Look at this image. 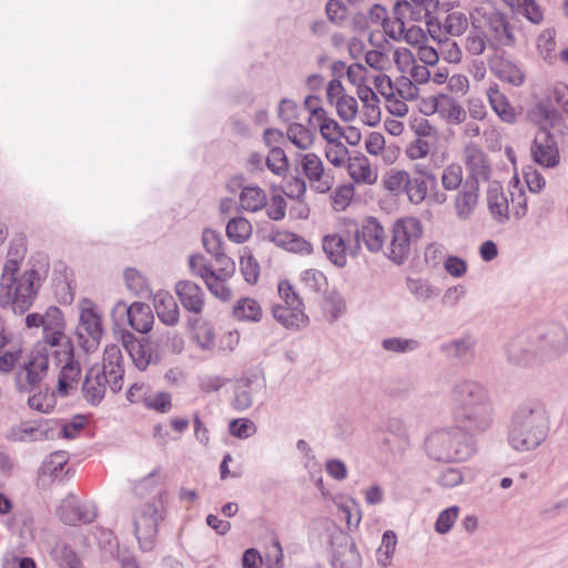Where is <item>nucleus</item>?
I'll list each match as a JSON object with an SVG mask.
<instances>
[{
	"instance_id": "nucleus-35",
	"label": "nucleus",
	"mask_w": 568,
	"mask_h": 568,
	"mask_svg": "<svg viewBox=\"0 0 568 568\" xmlns=\"http://www.w3.org/2000/svg\"><path fill=\"white\" fill-rule=\"evenodd\" d=\"M435 111L443 120L450 124H460L465 122L467 116L465 109L456 100L446 94L436 99Z\"/></svg>"
},
{
	"instance_id": "nucleus-31",
	"label": "nucleus",
	"mask_w": 568,
	"mask_h": 568,
	"mask_svg": "<svg viewBox=\"0 0 568 568\" xmlns=\"http://www.w3.org/2000/svg\"><path fill=\"white\" fill-rule=\"evenodd\" d=\"M153 304L162 323L173 326L179 322L180 311L174 297L169 292L159 291L155 293Z\"/></svg>"
},
{
	"instance_id": "nucleus-30",
	"label": "nucleus",
	"mask_w": 568,
	"mask_h": 568,
	"mask_svg": "<svg viewBox=\"0 0 568 568\" xmlns=\"http://www.w3.org/2000/svg\"><path fill=\"white\" fill-rule=\"evenodd\" d=\"M347 172L351 179L357 184L372 185L377 181V171L371 165L369 160L362 154L352 156L348 160Z\"/></svg>"
},
{
	"instance_id": "nucleus-53",
	"label": "nucleus",
	"mask_w": 568,
	"mask_h": 568,
	"mask_svg": "<svg viewBox=\"0 0 568 568\" xmlns=\"http://www.w3.org/2000/svg\"><path fill=\"white\" fill-rule=\"evenodd\" d=\"M556 29H544L537 37V49L544 59H551L556 50Z\"/></svg>"
},
{
	"instance_id": "nucleus-44",
	"label": "nucleus",
	"mask_w": 568,
	"mask_h": 568,
	"mask_svg": "<svg viewBox=\"0 0 568 568\" xmlns=\"http://www.w3.org/2000/svg\"><path fill=\"white\" fill-rule=\"evenodd\" d=\"M488 45L489 43L486 32L476 27H473L464 41L465 51L475 57L481 55Z\"/></svg>"
},
{
	"instance_id": "nucleus-23",
	"label": "nucleus",
	"mask_w": 568,
	"mask_h": 568,
	"mask_svg": "<svg viewBox=\"0 0 568 568\" xmlns=\"http://www.w3.org/2000/svg\"><path fill=\"white\" fill-rule=\"evenodd\" d=\"M202 243L205 251L215 260L219 266H222V271L226 275L234 274L235 264L224 252V241L221 233L211 229L204 230L202 234Z\"/></svg>"
},
{
	"instance_id": "nucleus-12",
	"label": "nucleus",
	"mask_w": 568,
	"mask_h": 568,
	"mask_svg": "<svg viewBox=\"0 0 568 568\" xmlns=\"http://www.w3.org/2000/svg\"><path fill=\"white\" fill-rule=\"evenodd\" d=\"M484 31L493 49L513 48L517 43V28L507 13L493 10L484 16Z\"/></svg>"
},
{
	"instance_id": "nucleus-14",
	"label": "nucleus",
	"mask_w": 568,
	"mask_h": 568,
	"mask_svg": "<svg viewBox=\"0 0 568 568\" xmlns=\"http://www.w3.org/2000/svg\"><path fill=\"white\" fill-rule=\"evenodd\" d=\"M462 161L467 171L465 183H476L479 186L481 182L490 180L493 174L491 161L477 144L470 142L463 148Z\"/></svg>"
},
{
	"instance_id": "nucleus-24",
	"label": "nucleus",
	"mask_w": 568,
	"mask_h": 568,
	"mask_svg": "<svg viewBox=\"0 0 568 568\" xmlns=\"http://www.w3.org/2000/svg\"><path fill=\"white\" fill-rule=\"evenodd\" d=\"M479 202V186L476 183H464L454 197V211L457 220L468 221L474 215Z\"/></svg>"
},
{
	"instance_id": "nucleus-7",
	"label": "nucleus",
	"mask_w": 568,
	"mask_h": 568,
	"mask_svg": "<svg viewBox=\"0 0 568 568\" xmlns=\"http://www.w3.org/2000/svg\"><path fill=\"white\" fill-rule=\"evenodd\" d=\"M423 224L415 216L397 219L389 232V243L384 255L396 265H403L410 256L413 244L423 236Z\"/></svg>"
},
{
	"instance_id": "nucleus-22",
	"label": "nucleus",
	"mask_w": 568,
	"mask_h": 568,
	"mask_svg": "<svg viewBox=\"0 0 568 568\" xmlns=\"http://www.w3.org/2000/svg\"><path fill=\"white\" fill-rule=\"evenodd\" d=\"M24 343L11 332L0 331V373H11L22 358Z\"/></svg>"
},
{
	"instance_id": "nucleus-10",
	"label": "nucleus",
	"mask_w": 568,
	"mask_h": 568,
	"mask_svg": "<svg viewBox=\"0 0 568 568\" xmlns=\"http://www.w3.org/2000/svg\"><path fill=\"white\" fill-rule=\"evenodd\" d=\"M455 426L468 437L487 432L494 422L491 400L478 403L463 408H452Z\"/></svg>"
},
{
	"instance_id": "nucleus-37",
	"label": "nucleus",
	"mask_w": 568,
	"mask_h": 568,
	"mask_svg": "<svg viewBox=\"0 0 568 568\" xmlns=\"http://www.w3.org/2000/svg\"><path fill=\"white\" fill-rule=\"evenodd\" d=\"M514 12L523 16L532 24L539 26L545 21V10L536 0H504Z\"/></svg>"
},
{
	"instance_id": "nucleus-18",
	"label": "nucleus",
	"mask_w": 568,
	"mask_h": 568,
	"mask_svg": "<svg viewBox=\"0 0 568 568\" xmlns=\"http://www.w3.org/2000/svg\"><path fill=\"white\" fill-rule=\"evenodd\" d=\"M534 162L542 168L554 169L560 163V154L554 135L546 129L540 128L530 146Z\"/></svg>"
},
{
	"instance_id": "nucleus-2",
	"label": "nucleus",
	"mask_w": 568,
	"mask_h": 568,
	"mask_svg": "<svg viewBox=\"0 0 568 568\" xmlns=\"http://www.w3.org/2000/svg\"><path fill=\"white\" fill-rule=\"evenodd\" d=\"M64 328L65 322L61 310L55 306L49 307L42 315L43 344L34 346L16 373V387L19 392H32L44 379L49 369V346H58L61 343L64 338Z\"/></svg>"
},
{
	"instance_id": "nucleus-36",
	"label": "nucleus",
	"mask_w": 568,
	"mask_h": 568,
	"mask_svg": "<svg viewBox=\"0 0 568 568\" xmlns=\"http://www.w3.org/2000/svg\"><path fill=\"white\" fill-rule=\"evenodd\" d=\"M487 98L493 111L505 123L513 124L516 122L517 112L510 104L504 93L497 87H489L487 90Z\"/></svg>"
},
{
	"instance_id": "nucleus-58",
	"label": "nucleus",
	"mask_w": 568,
	"mask_h": 568,
	"mask_svg": "<svg viewBox=\"0 0 568 568\" xmlns=\"http://www.w3.org/2000/svg\"><path fill=\"white\" fill-rule=\"evenodd\" d=\"M465 480V475L462 468L447 467L438 474L436 483L444 489H452L462 485Z\"/></svg>"
},
{
	"instance_id": "nucleus-59",
	"label": "nucleus",
	"mask_w": 568,
	"mask_h": 568,
	"mask_svg": "<svg viewBox=\"0 0 568 568\" xmlns=\"http://www.w3.org/2000/svg\"><path fill=\"white\" fill-rule=\"evenodd\" d=\"M383 184L390 192H403L409 185V174L406 171L390 170L385 174Z\"/></svg>"
},
{
	"instance_id": "nucleus-16",
	"label": "nucleus",
	"mask_w": 568,
	"mask_h": 568,
	"mask_svg": "<svg viewBox=\"0 0 568 568\" xmlns=\"http://www.w3.org/2000/svg\"><path fill=\"white\" fill-rule=\"evenodd\" d=\"M121 342L139 371H145L160 362V355L149 338H138L124 331L121 334Z\"/></svg>"
},
{
	"instance_id": "nucleus-33",
	"label": "nucleus",
	"mask_w": 568,
	"mask_h": 568,
	"mask_svg": "<svg viewBox=\"0 0 568 568\" xmlns=\"http://www.w3.org/2000/svg\"><path fill=\"white\" fill-rule=\"evenodd\" d=\"M363 104V122L375 126L381 122V108L377 94L369 87H361L356 91Z\"/></svg>"
},
{
	"instance_id": "nucleus-28",
	"label": "nucleus",
	"mask_w": 568,
	"mask_h": 568,
	"mask_svg": "<svg viewBox=\"0 0 568 568\" xmlns=\"http://www.w3.org/2000/svg\"><path fill=\"white\" fill-rule=\"evenodd\" d=\"M175 293L182 306L189 312L199 314L204 307L203 290L191 281H179L175 284Z\"/></svg>"
},
{
	"instance_id": "nucleus-15",
	"label": "nucleus",
	"mask_w": 568,
	"mask_h": 568,
	"mask_svg": "<svg viewBox=\"0 0 568 568\" xmlns=\"http://www.w3.org/2000/svg\"><path fill=\"white\" fill-rule=\"evenodd\" d=\"M354 226L356 252L359 251L362 244L371 253L384 252L387 234L376 217L367 216L359 224H354Z\"/></svg>"
},
{
	"instance_id": "nucleus-27",
	"label": "nucleus",
	"mask_w": 568,
	"mask_h": 568,
	"mask_svg": "<svg viewBox=\"0 0 568 568\" xmlns=\"http://www.w3.org/2000/svg\"><path fill=\"white\" fill-rule=\"evenodd\" d=\"M49 430L44 422H22L9 429L7 438L12 442H38L45 439L49 435Z\"/></svg>"
},
{
	"instance_id": "nucleus-60",
	"label": "nucleus",
	"mask_w": 568,
	"mask_h": 568,
	"mask_svg": "<svg viewBox=\"0 0 568 568\" xmlns=\"http://www.w3.org/2000/svg\"><path fill=\"white\" fill-rule=\"evenodd\" d=\"M334 105L336 108L338 116L344 122L354 121L358 113V104L356 99L348 94L339 98V100H336V103Z\"/></svg>"
},
{
	"instance_id": "nucleus-57",
	"label": "nucleus",
	"mask_w": 568,
	"mask_h": 568,
	"mask_svg": "<svg viewBox=\"0 0 568 568\" xmlns=\"http://www.w3.org/2000/svg\"><path fill=\"white\" fill-rule=\"evenodd\" d=\"M301 282L306 288L315 293L324 291L327 286V278L324 273L315 268L303 271Z\"/></svg>"
},
{
	"instance_id": "nucleus-50",
	"label": "nucleus",
	"mask_w": 568,
	"mask_h": 568,
	"mask_svg": "<svg viewBox=\"0 0 568 568\" xmlns=\"http://www.w3.org/2000/svg\"><path fill=\"white\" fill-rule=\"evenodd\" d=\"M123 276L128 290L133 294L144 295L150 292L148 280L135 268H126Z\"/></svg>"
},
{
	"instance_id": "nucleus-61",
	"label": "nucleus",
	"mask_w": 568,
	"mask_h": 568,
	"mask_svg": "<svg viewBox=\"0 0 568 568\" xmlns=\"http://www.w3.org/2000/svg\"><path fill=\"white\" fill-rule=\"evenodd\" d=\"M338 515L344 519L348 527H357L361 523V510L357 503L354 499H348L337 505Z\"/></svg>"
},
{
	"instance_id": "nucleus-51",
	"label": "nucleus",
	"mask_w": 568,
	"mask_h": 568,
	"mask_svg": "<svg viewBox=\"0 0 568 568\" xmlns=\"http://www.w3.org/2000/svg\"><path fill=\"white\" fill-rule=\"evenodd\" d=\"M69 456L67 452L58 450L50 454L43 462V475L52 478H58L64 466L67 465Z\"/></svg>"
},
{
	"instance_id": "nucleus-38",
	"label": "nucleus",
	"mask_w": 568,
	"mask_h": 568,
	"mask_svg": "<svg viewBox=\"0 0 568 568\" xmlns=\"http://www.w3.org/2000/svg\"><path fill=\"white\" fill-rule=\"evenodd\" d=\"M233 274H225L222 271V266H219L216 271H212L203 281L205 282L209 291L221 301H229L232 297V292L226 284V281L232 277Z\"/></svg>"
},
{
	"instance_id": "nucleus-34",
	"label": "nucleus",
	"mask_w": 568,
	"mask_h": 568,
	"mask_svg": "<svg viewBox=\"0 0 568 568\" xmlns=\"http://www.w3.org/2000/svg\"><path fill=\"white\" fill-rule=\"evenodd\" d=\"M476 338L470 334L462 335L443 344L442 351L449 358L468 359L474 356Z\"/></svg>"
},
{
	"instance_id": "nucleus-21",
	"label": "nucleus",
	"mask_w": 568,
	"mask_h": 568,
	"mask_svg": "<svg viewBox=\"0 0 568 568\" xmlns=\"http://www.w3.org/2000/svg\"><path fill=\"white\" fill-rule=\"evenodd\" d=\"M334 568H362V556L348 535L339 534L333 540Z\"/></svg>"
},
{
	"instance_id": "nucleus-25",
	"label": "nucleus",
	"mask_w": 568,
	"mask_h": 568,
	"mask_svg": "<svg viewBox=\"0 0 568 568\" xmlns=\"http://www.w3.org/2000/svg\"><path fill=\"white\" fill-rule=\"evenodd\" d=\"M437 0H417L413 3L396 1L394 6V13L399 19L427 22L432 13L437 9Z\"/></svg>"
},
{
	"instance_id": "nucleus-29",
	"label": "nucleus",
	"mask_w": 568,
	"mask_h": 568,
	"mask_svg": "<svg viewBox=\"0 0 568 568\" xmlns=\"http://www.w3.org/2000/svg\"><path fill=\"white\" fill-rule=\"evenodd\" d=\"M323 251L327 258L336 266L344 267L347 263V254H357L355 246H347L339 234H328L323 237Z\"/></svg>"
},
{
	"instance_id": "nucleus-46",
	"label": "nucleus",
	"mask_w": 568,
	"mask_h": 568,
	"mask_svg": "<svg viewBox=\"0 0 568 568\" xmlns=\"http://www.w3.org/2000/svg\"><path fill=\"white\" fill-rule=\"evenodd\" d=\"M464 172L458 163H450L443 169L440 183L446 191H459L463 187Z\"/></svg>"
},
{
	"instance_id": "nucleus-56",
	"label": "nucleus",
	"mask_w": 568,
	"mask_h": 568,
	"mask_svg": "<svg viewBox=\"0 0 568 568\" xmlns=\"http://www.w3.org/2000/svg\"><path fill=\"white\" fill-rule=\"evenodd\" d=\"M443 28L449 36L459 37L467 30L468 19L463 12H450L447 14Z\"/></svg>"
},
{
	"instance_id": "nucleus-55",
	"label": "nucleus",
	"mask_w": 568,
	"mask_h": 568,
	"mask_svg": "<svg viewBox=\"0 0 568 568\" xmlns=\"http://www.w3.org/2000/svg\"><path fill=\"white\" fill-rule=\"evenodd\" d=\"M265 162L268 170L278 176L284 175L288 170L287 156L284 150L278 146L271 149Z\"/></svg>"
},
{
	"instance_id": "nucleus-1",
	"label": "nucleus",
	"mask_w": 568,
	"mask_h": 568,
	"mask_svg": "<svg viewBox=\"0 0 568 568\" xmlns=\"http://www.w3.org/2000/svg\"><path fill=\"white\" fill-rule=\"evenodd\" d=\"M568 349V332L559 323L528 327L504 345V354L510 366L532 368L551 363Z\"/></svg>"
},
{
	"instance_id": "nucleus-6",
	"label": "nucleus",
	"mask_w": 568,
	"mask_h": 568,
	"mask_svg": "<svg viewBox=\"0 0 568 568\" xmlns=\"http://www.w3.org/2000/svg\"><path fill=\"white\" fill-rule=\"evenodd\" d=\"M427 456L436 462L463 463L476 453L475 442L456 426L437 428L424 442Z\"/></svg>"
},
{
	"instance_id": "nucleus-8",
	"label": "nucleus",
	"mask_w": 568,
	"mask_h": 568,
	"mask_svg": "<svg viewBox=\"0 0 568 568\" xmlns=\"http://www.w3.org/2000/svg\"><path fill=\"white\" fill-rule=\"evenodd\" d=\"M281 302L272 306L274 320L290 331L305 328L310 318L305 313L304 303L288 281L278 283Z\"/></svg>"
},
{
	"instance_id": "nucleus-40",
	"label": "nucleus",
	"mask_w": 568,
	"mask_h": 568,
	"mask_svg": "<svg viewBox=\"0 0 568 568\" xmlns=\"http://www.w3.org/2000/svg\"><path fill=\"white\" fill-rule=\"evenodd\" d=\"M233 316L237 321L243 322H260L263 316V311L257 301L243 297L240 298L233 307Z\"/></svg>"
},
{
	"instance_id": "nucleus-41",
	"label": "nucleus",
	"mask_w": 568,
	"mask_h": 568,
	"mask_svg": "<svg viewBox=\"0 0 568 568\" xmlns=\"http://www.w3.org/2000/svg\"><path fill=\"white\" fill-rule=\"evenodd\" d=\"M366 64L375 71H387L392 68L393 60L390 55V44L379 45L365 53Z\"/></svg>"
},
{
	"instance_id": "nucleus-48",
	"label": "nucleus",
	"mask_w": 568,
	"mask_h": 568,
	"mask_svg": "<svg viewBox=\"0 0 568 568\" xmlns=\"http://www.w3.org/2000/svg\"><path fill=\"white\" fill-rule=\"evenodd\" d=\"M324 154L326 160L335 168L347 165L351 159L349 151L343 141L326 143Z\"/></svg>"
},
{
	"instance_id": "nucleus-54",
	"label": "nucleus",
	"mask_w": 568,
	"mask_h": 568,
	"mask_svg": "<svg viewBox=\"0 0 568 568\" xmlns=\"http://www.w3.org/2000/svg\"><path fill=\"white\" fill-rule=\"evenodd\" d=\"M459 510L458 506H450L442 510L434 525L435 531L439 535L448 534L458 518Z\"/></svg>"
},
{
	"instance_id": "nucleus-26",
	"label": "nucleus",
	"mask_w": 568,
	"mask_h": 568,
	"mask_svg": "<svg viewBox=\"0 0 568 568\" xmlns=\"http://www.w3.org/2000/svg\"><path fill=\"white\" fill-rule=\"evenodd\" d=\"M486 202L491 217L500 224L509 221V201L498 182H493L487 189Z\"/></svg>"
},
{
	"instance_id": "nucleus-19",
	"label": "nucleus",
	"mask_w": 568,
	"mask_h": 568,
	"mask_svg": "<svg viewBox=\"0 0 568 568\" xmlns=\"http://www.w3.org/2000/svg\"><path fill=\"white\" fill-rule=\"evenodd\" d=\"M118 314H125L128 324L136 332L145 334L152 329L154 316L149 304L134 302L126 305L123 301H118L111 312L114 317Z\"/></svg>"
},
{
	"instance_id": "nucleus-45",
	"label": "nucleus",
	"mask_w": 568,
	"mask_h": 568,
	"mask_svg": "<svg viewBox=\"0 0 568 568\" xmlns=\"http://www.w3.org/2000/svg\"><path fill=\"white\" fill-rule=\"evenodd\" d=\"M81 374L79 363L70 359L61 369L58 381V392L62 396H65L69 388L77 384Z\"/></svg>"
},
{
	"instance_id": "nucleus-3",
	"label": "nucleus",
	"mask_w": 568,
	"mask_h": 568,
	"mask_svg": "<svg viewBox=\"0 0 568 568\" xmlns=\"http://www.w3.org/2000/svg\"><path fill=\"white\" fill-rule=\"evenodd\" d=\"M550 425L546 404L536 398L527 399L511 413L507 443L517 453L534 452L548 439Z\"/></svg>"
},
{
	"instance_id": "nucleus-42",
	"label": "nucleus",
	"mask_w": 568,
	"mask_h": 568,
	"mask_svg": "<svg viewBox=\"0 0 568 568\" xmlns=\"http://www.w3.org/2000/svg\"><path fill=\"white\" fill-rule=\"evenodd\" d=\"M397 545V536L393 530H386L382 536V541L376 550V564L381 568H387L392 565L393 556Z\"/></svg>"
},
{
	"instance_id": "nucleus-39",
	"label": "nucleus",
	"mask_w": 568,
	"mask_h": 568,
	"mask_svg": "<svg viewBox=\"0 0 568 568\" xmlns=\"http://www.w3.org/2000/svg\"><path fill=\"white\" fill-rule=\"evenodd\" d=\"M225 233L230 241L243 244L252 236L253 226L246 217L235 216L227 222Z\"/></svg>"
},
{
	"instance_id": "nucleus-20",
	"label": "nucleus",
	"mask_w": 568,
	"mask_h": 568,
	"mask_svg": "<svg viewBox=\"0 0 568 568\" xmlns=\"http://www.w3.org/2000/svg\"><path fill=\"white\" fill-rule=\"evenodd\" d=\"M450 400L452 408H463L490 400V396L480 383L473 379H462L454 384Z\"/></svg>"
},
{
	"instance_id": "nucleus-13",
	"label": "nucleus",
	"mask_w": 568,
	"mask_h": 568,
	"mask_svg": "<svg viewBox=\"0 0 568 568\" xmlns=\"http://www.w3.org/2000/svg\"><path fill=\"white\" fill-rule=\"evenodd\" d=\"M231 193H237V212L258 213L267 206V192L256 184H246L243 175H234L226 182Z\"/></svg>"
},
{
	"instance_id": "nucleus-43",
	"label": "nucleus",
	"mask_w": 568,
	"mask_h": 568,
	"mask_svg": "<svg viewBox=\"0 0 568 568\" xmlns=\"http://www.w3.org/2000/svg\"><path fill=\"white\" fill-rule=\"evenodd\" d=\"M286 135L300 150H308L314 144V133L306 125L297 122L288 125Z\"/></svg>"
},
{
	"instance_id": "nucleus-52",
	"label": "nucleus",
	"mask_w": 568,
	"mask_h": 568,
	"mask_svg": "<svg viewBox=\"0 0 568 568\" xmlns=\"http://www.w3.org/2000/svg\"><path fill=\"white\" fill-rule=\"evenodd\" d=\"M312 191L318 194H325L329 192L334 184L335 178L331 170H321L320 173L313 174L306 179Z\"/></svg>"
},
{
	"instance_id": "nucleus-64",
	"label": "nucleus",
	"mask_w": 568,
	"mask_h": 568,
	"mask_svg": "<svg viewBox=\"0 0 568 568\" xmlns=\"http://www.w3.org/2000/svg\"><path fill=\"white\" fill-rule=\"evenodd\" d=\"M439 53L448 63H460L463 60V51L455 40L447 38L439 42Z\"/></svg>"
},
{
	"instance_id": "nucleus-9",
	"label": "nucleus",
	"mask_w": 568,
	"mask_h": 568,
	"mask_svg": "<svg viewBox=\"0 0 568 568\" xmlns=\"http://www.w3.org/2000/svg\"><path fill=\"white\" fill-rule=\"evenodd\" d=\"M104 333L102 314L94 302L82 298L79 302V323L75 335L80 347L87 353H94Z\"/></svg>"
},
{
	"instance_id": "nucleus-49",
	"label": "nucleus",
	"mask_w": 568,
	"mask_h": 568,
	"mask_svg": "<svg viewBox=\"0 0 568 568\" xmlns=\"http://www.w3.org/2000/svg\"><path fill=\"white\" fill-rule=\"evenodd\" d=\"M407 288L409 293L420 302H426L438 296L439 291L422 278H408Z\"/></svg>"
},
{
	"instance_id": "nucleus-17",
	"label": "nucleus",
	"mask_w": 568,
	"mask_h": 568,
	"mask_svg": "<svg viewBox=\"0 0 568 568\" xmlns=\"http://www.w3.org/2000/svg\"><path fill=\"white\" fill-rule=\"evenodd\" d=\"M57 515L67 525L89 524L95 519L97 508L93 503L82 501L69 494L59 505Z\"/></svg>"
},
{
	"instance_id": "nucleus-47",
	"label": "nucleus",
	"mask_w": 568,
	"mask_h": 568,
	"mask_svg": "<svg viewBox=\"0 0 568 568\" xmlns=\"http://www.w3.org/2000/svg\"><path fill=\"white\" fill-rule=\"evenodd\" d=\"M496 75L505 82L519 87L525 81L523 70L509 60H504L495 68Z\"/></svg>"
},
{
	"instance_id": "nucleus-4",
	"label": "nucleus",
	"mask_w": 568,
	"mask_h": 568,
	"mask_svg": "<svg viewBox=\"0 0 568 568\" xmlns=\"http://www.w3.org/2000/svg\"><path fill=\"white\" fill-rule=\"evenodd\" d=\"M20 253L11 246L0 277V302L11 305L14 313H24L33 304L40 287V274L28 270L18 276Z\"/></svg>"
},
{
	"instance_id": "nucleus-11",
	"label": "nucleus",
	"mask_w": 568,
	"mask_h": 568,
	"mask_svg": "<svg viewBox=\"0 0 568 568\" xmlns=\"http://www.w3.org/2000/svg\"><path fill=\"white\" fill-rule=\"evenodd\" d=\"M164 509L162 494L151 503L142 505L134 515V532L141 548L151 550L158 532V523Z\"/></svg>"
},
{
	"instance_id": "nucleus-62",
	"label": "nucleus",
	"mask_w": 568,
	"mask_h": 568,
	"mask_svg": "<svg viewBox=\"0 0 568 568\" xmlns=\"http://www.w3.org/2000/svg\"><path fill=\"white\" fill-rule=\"evenodd\" d=\"M427 190V182L422 178H409V185L405 187L409 202L416 205L426 199Z\"/></svg>"
},
{
	"instance_id": "nucleus-32",
	"label": "nucleus",
	"mask_w": 568,
	"mask_h": 568,
	"mask_svg": "<svg viewBox=\"0 0 568 568\" xmlns=\"http://www.w3.org/2000/svg\"><path fill=\"white\" fill-rule=\"evenodd\" d=\"M312 116L317 122L321 136L326 141V143L341 142L343 140L344 129L336 120L328 116L325 109H313Z\"/></svg>"
},
{
	"instance_id": "nucleus-63",
	"label": "nucleus",
	"mask_w": 568,
	"mask_h": 568,
	"mask_svg": "<svg viewBox=\"0 0 568 568\" xmlns=\"http://www.w3.org/2000/svg\"><path fill=\"white\" fill-rule=\"evenodd\" d=\"M447 248L444 244L433 242L426 245L424 261L432 268L437 267L445 258Z\"/></svg>"
},
{
	"instance_id": "nucleus-5",
	"label": "nucleus",
	"mask_w": 568,
	"mask_h": 568,
	"mask_svg": "<svg viewBox=\"0 0 568 568\" xmlns=\"http://www.w3.org/2000/svg\"><path fill=\"white\" fill-rule=\"evenodd\" d=\"M124 376L123 356L115 344L106 345L103 353L102 368L91 367L82 385L84 398L98 405L105 396L106 387L113 393L122 389Z\"/></svg>"
}]
</instances>
